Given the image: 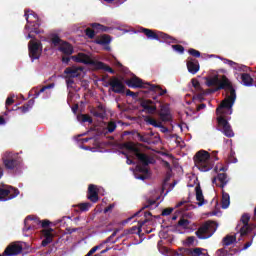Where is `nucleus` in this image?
I'll return each mask as SVG.
<instances>
[{"mask_svg": "<svg viewBox=\"0 0 256 256\" xmlns=\"http://www.w3.org/2000/svg\"><path fill=\"white\" fill-rule=\"evenodd\" d=\"M172 49L176 51V53H180V55L185 53V47H183L181 44L172 45Z\"/></svg>", "mask_w": 256, "mask_h": 256, "instance_id": "37998d69", "label": "nucleus"}, {"mask_svg": "<svg viewBox=\"0 0 256 256\" xmlns=\"http://www.w3.org/2000/svg\"><path fill=\"white\" fill-rule=\"evenodd\" d=\"M65 81L68 89H73V85H75V78L65 76Z\"/></svg>", "mask_w": 256, "mask_h": 256, "instance_id": "a18cd8bd", "label": "nucleus"}, {"mask_svg": "<svg viewBox=\"0 0 256 256\" xmlns=\"http://www.w3.org/2000/svg\"><path fill=\"white\" fill-rule=\"evenodd\" d=\"M73 61L75 63H83L84 65H91L98 71H106L107 73H111V75H115V70L111 68L109 65L105 64L104 62L93 60L90 58L89 55L80 52L77 55L72 56Z\"/></svg>", "mask_w": 256, "mask_h": 256, "instance_id": "7ed1b4c3", "label": "nucleus"}, {"mask_svg": "<svg viewBox=\"0 0 256 256\" xmlns=\"http://www.w3.org/2000/svg\"><path fill=\"white\" fill-rule=\"evenodd\" d=\"M193 243H195V236H189L186 239V245H193Z\"/></svg>", "mask_w": 256, "mask_h": 256, "instance_id": "6e6d98bb", "label": "nucleus"}, {"mask_svg": "<svg viewBox=\"0 0 256 256\" xmlns=\"http://www.w3.org/2000/svg\"><path fill=\"white\" fill-rule=\"evenodd\" d=\"M190 224H191V221H189L188 219H185V218H181L178 221V227H182L183 229L189 228Z\"/></svg>", "mask_w": 256, "mask_h": 256, "instance_id": "a19ab883", "label": "nucleus"}, {"mask_svg": "<svg viewBox=\"0 0 256 256\" xmlns=\"http://www.w3.org/2000/svg\"><path fill=\"white\" fill-rule=\"evenodd\" d=\"M233 243H237V236L236 235H226L222 239V245L224 247H229V245H233Z\"/></svg>", "mask_w": 256, "mask_h": 256, "instance_id": "c756f323", "label": "nucleus"}, {"mask_svg": "<svg viewBox=\"0 0 256 256\" xmlns=\"http://www.w3.org/2000/svg\"><path fill=\"white\" fill-rule=\"evenodd\" d=\"M205 107H207V105L205 103L198 105L196 108L197 113H199V111L205 109Z\"/></svg>", "mask_w": 256, "mask_h": 256, "instance_id": "e2e57ef3", "label": "nucleus"}, {"mask_svg": "<svg viewBox=\"0 0 256 256\" xmlns=\"http://www.w3.org/2000/svg\"><path fill=\"white\" fill-rule=\"evenodd\" d=\"M87 199L92 203H97V201H99V189H97L95 184H90L88 186Z\"/></svg>", "mask_w": 256, "mask_h": 256, "instance_id": "6ab92c4d", "label": "nucleus"}, {"mask_svg": "<svg viewBox=\"0 0 256 256\" xmlns=\"http://www.w3.org/2000/svg\"><path fill=\"white\" fill-rule=\"evenodd\" d=\"M2 161L6 169L13 171L19 165V156L12 152H6L2 157Z\"/></svg>", "mask_w": 256, "mask_h": 256, "instance_id": "9d476101", "label": "nucleus"}, {"mask_svg": "<svg viewBox=\"0 0 256 256\" xmlns=\"http://www.w3.org/2000/svg\"><path fill=\"white\" fill-rule=\"evenodd\" d=\"M123 147L127 149V151H132L134 155L140 150L133 142H126L123 144Z\"/></svg>", "mask_w": 256, "mask_h": 256, "instance_id": "72a5a7b5", "label": "nucleus"}, {"mask_svg": "<svg viewBox=\"0 0 256 256\" xmlns=\"http://www.w3.org/2000/svg\"><path fill=\"white\" fill-rule=\"evenodd\" d=\"M135 157L144 166L153 165V163H155V159H153V158L149 157V155L141 152V149L136 152Z\"/></svg>", "mask_w": 256, "mask_h": 256, "instance_id": "aec40b11", "label": "nucleus"}, {"mask_svg": "<svg viewBox=\"0 0 256 256\" xmlns=\"http://www.w3.org/2000/svg\"><path fill=\"white\" fill-rule=\"evenodd\" d=\"M141 33H144L147 39H151L154 41H163L168 45H171V43H179V41L173 36L160 31L156 32L155 30H151L149 28H142Z\"/></svg>", "mask_w": 256, "mask_h": 256, "instance_id": "423d86ee", "label": "nucleus"}, {"mask_svg": "<svg viewBox=\"0 0 256 256\" xmlns=\"http://www.w3.org/2000/svg\"><path fill=\"white\" fill-rule=\"evenodd\" d=\"M215 171H219L218 173H221V171L225 173V171H227V168L225 166H216Z\"/></svg>", "mask_w": 256, "mask_h": 256, "instance_id": "052dcab7", "label": "nucleus"}, {"mask_svg": "<svg viewBox=\"0 0 256 256\" xmlns=\"http://www.w3.org/2000/svg\"><path fill=\"white\" fill-rule=\"evenodd\" d=\"M136 170L138 171V173H142V174H136V179L145 181V179H147V175H149V168H147V166L145 165H142V166H137Z\"/></svg>", "mask_w": 256, "mask_h": 256, "instance_id": "cd10ccee", "label": "nucleus"}, {"mask_svg": "<svg viewBox=\"0 0 256 256\" xmlns=\"http://www.w3.org/2000/svg\"><path fill=\"white\" fill-rule=\"evenodd\" d=\"M14 103H15V100L13 98L8 97L6 99L5 105H6L7 111H11V110H9V107H11V105H13Z\"/></svg>", "mask_w": 256, "mask_h": 256, "instance_id": "3c124183", "label": "nucleus"}, {"mask_svg": "<svg viewBox=\"0 0 256 256\" xmlns=\"http://www.w3.org/2000/svg\"><path fill=\"white\" fill-rule=\"evenodd\" d=\"M194 163L199 171L207 173L213 169V164H211V154L205 150L198 151L194 156Z\"/></svg>", "mask_w": 256, "mask_h": 256, "instance_id": "39448f33", "label": "nucleus"}, {"mask_svg": "<svg viewBox=\"0 0 256 256\" xmlns=\"http://www.w3.org/2000/svg\"><path fill=\"white\" fill-rule=\"evenodd\" d=\"M241 83L244 85V87H253V85L255 84V80L253 79V77H251V74L242 73Z\"/></svg>", "mask_w": 256, "mask_h": 256, "instance_id": "bb28decb", "label": "nucleus"}, {"mask_svg": "<svg viewBox=\"0 0 256 256\" xmlns=\"http://www.w3.org/2000/svg\"><path fill=\"white\" fill-rule=\"evenodd\" d=\"M90 113L91 115H93V117H96L97 119H105L107 115V110L105 109V106H103V104H99L98 106L91 108Z\"/></svg>", "mask_w": 256, "mask_h": 256, "instance_id": "412c9836", "label": "nucleus"}, {"mask_svg": "<svg viewBox=\"0 0 256 256\" xmlns=\"http://www.w3.org/2000/svg\"><path fill=\"white\" fill-rule=\"evenodd\" d=\"M92 29H96V31H107V28L99 23H92L91 24Z\"/></svg>", "mask_w": 256, "mask_h": 256, "instance_id": "49530a36", "label": "nucleus"}, {"mask_svg": "<svg viewBox=\"0 0 256 256\" xmlns=\"http://www.w3.org/2000/svg\"><path fill=\"white\" fill-rule=\"evenodd\" d=\"M224 63L226 65H229L230 67H235V65H237V63H235L233 60H229V59H224Z\"/></svg>", "mask_w": 256, "mask_h": 256, "instance_id": "13d9d810", "label": "nucleus"}, {"mask_svg": "<svg viewBox=\"0 0 256 256\" xmlns=\"http://www.w3.org/2000/svg\"><path fill=\"white\" fill-rule=\"evenodd\" d=\"M127 97H132V99H137L139 97V92H133L131 90H126Z\"/></svg>", "mask_w": 256, "mask_h": 256, "instance_id": "8fccbe9b", "label": "nucleus"}, {"mask_svg": "<svg viewBox=\"0 0 256 256\" xmlns=\"http://www.w3.org/2000/svg\"><path fill=\"white\" fill-rule=\"evenodd\" d=\"M229 181V176L225 172H218L217 176L212 178L213 185L220 187L222 190L225 189V186L227 183H229Z\"/></svg>", "mask_w": 256, "mask_h": 256, "instance_id": "dca6fc26", "label": "nucleus"}, {"mask_svg": "<svg viewBox=\"0 0 256 256\" xmlns=\"http://www.w3.org/2000/svg\"><path fill=\"white\" fill-rule=\"evenodd\" d=\"M29 221H32V224H30L28 227V223ZM24 224H25V227H27V231H29V229H31V226L35 227V225H41V227L43 229L49 227V225H51V222L49 220H40L39 217L37 216H33V215H29L25 218L24 220Z\"/></svg>", "mask_w": 256, "mask_h": 256, "instance_id": "4468645a", "label": "nucleus"}, {"mask_svg": "<svg viewBox=\"0 0 256 256\" xmlns=\"http://www.w3.org/2000/svg\"><path fill=\"white\" fill-rule=\"evenodd\" d=\"M81 71H83V67H67L64 70V74L66 75V77H71L73 79L80 77L81 75Z\"/></svg>", "mask_w": 256, "mask_h": 256, "instance_id": "4be33fe9", "label": "nucleus"}, {"mask_svg": "<svg viewBox=\"0 0 256 256\" xmlns=\"http://www.w3.org/2000/svg\"><path fill=\"white\" fill-rule=\"evenodd\" d=\"M157 128L160 129L161 133H167L169 131V128L163 126L162 123H161V126H157Z\"/></svg>", "mask_w": 256, "mask_h": 256, "instance_id": "bf43d9fd", "label": "nucleus"}, {"mask_svg": "<svg viewBox=\"0 0 256 256\" xmlns=\"http://www.w3.org/2000/svg\"><path fill=\"white\" fill-rule=\"evenodd\" d=\"M185 253L191 256H201V255L209 256V254L203 253V248H188L186 249Z\"/></svg>", "mask_w": 256, "mask_h": 256, "instance_id": "7c9ffc66", "label": "nucleus"}, {"mask_svg": "<svg viewBox=\"0 0 256 256\" xmlns=\"http://www.w3.org/2000/svg\"><path fill=\"white\" fill-rule=\"evenodd\" d=\"M144 121H146L148 125H152V127H161V122H157V120H155V118H152L151 116H146Z\"/></svg>", "mask_w": 256, "mask_h": 256, "instance_id": "e433bc0d", "label": "nucleus"}, {"mask_svg": "<svg viewBox=\"0 0 256 256\" xmlns=\"http://www.w3.org/2000/svg\"><path fill=\"white\" fill-rule=\"evenodd\" d=\"M157 248H158L159 252L162 253L163 255H165V253H168V251H169V249H167V247L163 246V240L158 241Z\"/></svg>", "mask_w": 256, "mask_h": 256, "instance_id": "c03bdc74", "label": "nucleus"}, {"mask_svg": "<svg viewBox=\"0 0 256 256\" xmlns=\"http://www.w3.org/2000/svg\"><path fill=\"white\" fill-rule=\"evenodd\" d=\"M96 252H97L96 248L93 247L85 256H91V255H93Z\"/></svg>", "mask_w": 256, "mask_h": 256, "instance_id": "774afa93", "label": "nucleus"}, {"mask_svg": "<svg viewBox=\"0 0 256 256\" xmlns=\"http://www.w3.org/2000/svg\"><path fill=\"white\" fill-rule=\"evenodd\" d=\"M108 85L110 87L109 91L112 93H117L118 95H123L125 93V84L117 76H113L109 81Z\"/></svg>", "mask_w": 256, "mask_h": 256, "instance_id": "ddd939ff", "label": "nucleus"}, {"mask_svg": "<svg viewBox=\"0 0 256 256\" xmlns=\"http://www.w3.org/2000/svg\"><path fill=\"white\" fill-rule=\"evenodd\" d=\"M113 234H111L106 240L103 241V245H106V243H117V241H113Z\"/></svg>", "mask_w": 256, "mask_h": 256, "instance_id": "5fc2aeb1", "label": "nucleus"}, {"mask_svg": "<svg viewBox=\"0 0 256 256\" xmlns=\"http://www.w3.org/2000/svg\"><path fill=\"white\" fill-rule=\"evenodd\" d=\"M196 191V200L198 201V207H203L205 205V197L203 196V190L201 189V185H197L195 187Z\"/></svg>", "mask_w": 256, "mask_h": 256, "instance_id": "c85d7f7f", "label": "nucleus"}, {"mask_svg": "<svg viewBox=\"0 0 256 256\" xmlns=\"http://www.w3.org/2000/svg\"><path fill=\"white\" fill-rule=\"evenodd\" d=\"M17 195H19V189L11 186H0V201H9L11 199H15Z\"/></svg>", "mask_w": 256, "mask_h": 256, "instance_id": "f8f14e48", "label": "nucleus"}, {"mask_svg": "<svg viewBox=\"0 0 256 256\" xmlns=\"http://www.w3.org/2000/svg\"><path fill=\"white\" fill-rule=\"evenodd\" d=\"M126 85L131 89H150V91L158 93L160 97H163V95L167 94V89L163 90V88H161L159 85L143 83V80L137 76L126 80Z\"/></svg>", "mask_w": 256, "mask_h": 256, "instance_id": "20e7f679", "label": "nucleus"}, {"mask_svg": "<svg viewBox=\"0 0 256 256\" xmlns=\"http://www.w3.org/2000/svg\"><path fill=\"white\" fill-rule=\"evenodd\" d=\"M44 91H47V88H45V86L35 93V97H39V95H41V93H44Z\"/></svg>", "mask_w": 256, "mask_h": 256, "instance_id": "0e129e2a", "label": "nucleus"}, {"mask_svg": "<svg viewBox=\"0 0 256 256\" xmlns=\"http://www.w3.org/2000/svg\"><path fill=\"white\" fill-rule=\"evenodd\" d=\"M21 253H23V246L20 244H12L6 247L2 256H15L21 255Z\"/></svg>", "mask_w": 256, "mask_h": 256, "instance_id": "a211bd4d", "label": "nucleus"}, {"mask_svg": "<svg viewBox=\"0 0 256 256\" xmlns=\"http://www.w3.org/2000/svg\"><path fill=\"white\" fill-rule=\"evenodd\" d=\"M159 199H160L159 196L155 200L151 198L147 199L146 204H144V206L138 212H136L132 217L128 218V221H131L133 217H141V215H144V221H146L147 223L149 221V217H151L152 214L151 212H143V211H145V209H157V207H159V203H157Z\"/></svg>", "mask_w": 256, "mask_h": 256, "instance_id": "6e6552de", "label": "nucleus"}, {"mask_svg": "<svg viewBox=\"0 0 256 256\" xmlns=\"http://www.w3.org/2000/svg\"><path fill=\"white\" fill-rule=\"evenodd\" d=\"M218 227L219 224L217 222L208 220L198 228L195 235L198 239H209L215 235V231H217Z\"/></svg>", "mask_w": 256, "mask_h": 256, "instance_id": "0eeeda50", "label": "nucleus"}, {"mask_svg": "<svg viewBox=\"0 0 256 256\" xmlns=\"http://www.w3.org/2000/svg\"><path fill=\"white\" fill-rule=\"evenodd\" d=\"M28 53L31 61L41 58L43 53V44L39 40H30L28 43Z\"/></svg>", "mask_w": 256, "mask_h": 256, "instance_id": "1a4fd4ad", "label": "nucleus"}, {"mask_svg": "<svg viewBox=\"0 0 256 256\" xmlns=\"http://www.w3.org/2000/svg\"><path fill=\"white\" fill-rule=\"evenodd\" d=\"M92 206H93V204H91V202H84V203H79L78 205H76V207L82 213H86V211H89V209H91Z\"/></svg>", "mask_w": 256, "mask_h": 256, "instance_id": "f704fd0d", "label": "nucleus"}, {"mask_svg": "<svg viewBox=\"0 0 256 256\" xmlns=\"http://www.w3.org/2000/svg\"><path fill=\"white\" fill-rule=\"evenodd\" d=\"M173 213V208H166L162 211L161 215L162 217H167L168 215H171Z\"/></svg>", "mask_w": 256, "mask_h": 256, "instance_id": "864d4df0", "label": "nucleus"}, {"mask_svg": "<svg viewBox=\"0 0 256 256\" xmlns=\"http://www.w3.org/2000/svg\"><path fill=\"white\" fill-rule=\"evenodd\" d=\"M192 85L194 89H199L201 87V83H199L197 79H192Z\"/></svg>", "mask_w": 256, "mask_h": 256, "instance_id": "4d7b16f0", "label": "nucleus"}, {"mask_svg": "<svg viewBox=\"0 0 256 256\" xmlns=\"http://www.w3.org/2000/svg\"><path fill=\"white\" fill-rule=\"evenodd\" d=\"M106 129L108 133H114L115 129H117V123L115 121L108 122Z\"/></svg>", "mask_w": 256, "mask_h": 256, "instance_id": "79ce46f5", "label": "nucleus"}, {"mask_svg": "<svg viewBox=\"0 0 256 256\" xmlns=\"http://www.w3.org/2000/svg\"><path fill=\"white\" fill-rule=\"evenodd\" d=\"M59 51L64 55H73V53H75L73 45L65 41L60 44Z\"/></svg>", "mask_w": 256, "mask_h": 256, "instance_id": "a878e982", "label": "nucleus"}, {"mask_svg": "<svg viewBox=\"0 0 256 256\" xmlns=\"http://www.w3.org/2000/svg\"><path fill=\"white\" fill-rule=\"evenodd\" d=\"M24 17H26L27 23H33V25L30 28V33H35L36 35H39L41 33V30H39V27H41V24L39 23V16L35 12H29L25 11Z\"/></svg>", "mask_w": 256, "mask_h": 256, "instance_id": "9b49d317", "label": "nucleus"}, {"mask_svg": "<svg viewBox=\"0 0 256 256\" xmlns=\"http://www.w3.org/2000/svg\"><path fill=\"white\" fill-rule=\"evenodd\" d=\"M98 45H109L111 43V36L104 34L100 39L96 40Z\"/></svg>", "mask_w": 256, "mask_h": 256, "instance_id": "c9c22d12", "label": "nucleus"}, {"mask_svg": "<svg viewBox=\"0 0 256 256\" xmlns=\"http://www.w3.org/2000/svg\"><path fill=\"white\" fill-rule=\"evenodd\" d=\"M208 87H216L215 91H229L230 94L226 96V98L220 103L219 107L216 109V118L217 121V130L221 131L225 137H235V133L233 132V128H231V124L229 123V119L224 115H232L233 113V105H235V101L237 99V92L233 87V83L231 80L227 78V76L222 75L221 78L215 75L214 77L207 80Z\"/></svg>", "mask_w": 256, "mask_h": 256, "instance_id": "f257e3e1", "label": "nucleus"}, {"mask_svg": "<svg viewBox=\"0 0 256 256\" xmlns=\"http://www.w3.org/2000/svg\"><path fill=\"white\" fill-rule=\"evenodd\" d=\"M249 221H251V215H249V213H244L236 226L240 237H247L249 233H253L251 236V241L244 244V247L242 248L243 251L249 249V247L253 245V239H255L256 236V223H249Z\"/></svg>", "mask_w": 256, "mask_h": 256, "instance_id": "f03ea898", "label": "nucleus"}, {"mask_svg": "<svg viewBox=\"0 0 256 256\" xmlns=\"http://www.w3.org/2000/svg\"><path fill=\"white\" fill-rule=\"evenodd\" d=\"M78 120L82 121V123H93V118L89 114H81L78 116Z\"/></svg>", "mask_w": 256, "mask_h": 256, "instance_id": "ea45409f", "label": "nucleus"}, {"mask_svg": "<svg viewBox=\"0 0 256 256\" xmlns=\"http://www.w3.org/2000/svg\"><path fill=\"white\" fill-rule=\"evenodd\" d=\"M185 203H187V201H185V200H182V201L178 202L176 204V208L179 209V207H183V205H185Z\"/></svg>", "mask_w": 256, "mask_h": 256, "instance_id": "69168bd1", "label": "nucleus"}, {"mask_svg": "<svg viewBox=\"0 0 256 256\" xmlns=\"http://www.w3.org/2000/svg\"><path fill=\"white\" fill-rule=\"evenodd\" d=\"M188 53H189V55H192V57H196V58L201 57V52H199V50H196V49H193V48H190L188 50Z\"/></svg>", "mask_w": 256, "mask_h": 256, "instance_id": "09e8293b", "label": "nucleus"}, {"mask_svg": "<svg viewBox=\"0 0 256 256\" xmlns=\"http://www.w3.org/2000/svg\"><path fill=\"white\" fill-rule=\"evenodd\" d=\"M159 116L162 121H171V111L169 110V105L161 106Z\"/></svg>", "mask_w": 256, "mask_h": 256, "instance_id": "393cba45", "label": "nucleus"}, {"mask_svg": "<svg viewBox=\"0 0 256 256\" xmlns=\"http://www.w3.org/2000/svg\"><path fill=\"white\" fill-rule=\"evenodd\" d=\"M140 107L143 108L148 115H154L157 111V102L149 99H141L140 100Z\"/></svg>", "mask_w": 256, "mask_h": 256, "instance_id": "2eb2a0df", "label": "nucleus"}, {"mask_svg": "<svg viewBox=\"0 0 256 256\" xmlns=\"http://www.w3.org/2000/svg\"><path fill=\"white\" fill-rule=\"evenodd\" d=\"M229 205H231V197L222 189V209H227Z\"/></svg>", "mask_w": 256, "mask_h": 256, "instance_id": "2f4dec72", "label": "nucleus"}, {"mask_svg": "<svg viewBox=\"0 0 256 256\" xmlns=\"http://www.w3.org/2000/svg\"><path fill=\"white\" fill-rule=\"evenodd\" d=\"M147 223V220H139L138 226H133L129 229L124 230V232L121 234V236L118 239H121L123 237H127V235H141V231L143 229V226Z\"/></svg>", "mask_w": 256, "mask_h": 256, "instance_id": "f3484780", "label": "nucleus"}, {"mask_svg": "<svg viewBox=\"0 0 256 256\" xmlns=\"http://www.w3.org/2000/svg\"><path fill=\"white\" fill-rule=\"evenodd\" d=\"M35 105V99H30L27 103H25L23 106L19 107L18 109L21 111V113H28L29 109Z\"/></svg>", "mask_w": 256, "mask_h": 256, "instance_id": "473e14b6", "label": "nucleus"}, {"mask_svg": "<svg viewBox=\"0 0 256 256\" xmlns=\"http://www.w3.org/2000/svg\"><path fill=\"white\" fill-rule=\"evenodd\" d=\"M64 41L61 40V38L59 37V35L57 34H52V38H51V43L52 45H54V47H58V45H61V43H63Z\"/></svg>", "mask_w": 256, "mask_h": 256, "instance_id": "58836bf2", "label": "nucleus"}, {"mask_svg": "<svg viewBox=\"0 0 256 256\" xmlns=\"http://www.w3.org/2000/svg\"><path fill=\"white\" fill-rule=\"evenodd\" d=\"M217 255L227 256V255H229V251H227L225 248H220L217 250Z\"/></svg>", "mask_w": 256, "mask_h": 256, "instance_id": "603ef678", "label": "nucleus"}, {"mask_svg": "<svg viewBox=\"0 0 256 256\" xmlns=\"http://www.w3.org/2000/svg\"><path fill=\"white\" fill-rule=\"evenodd\" d=\"M124 155H125V157L127 158V160H126V163H127V165H133V160H131L130 158H129V155H127V153H125V152H122Z\"/></svg>", "mask_w": 256, "mask_h": 256, "instance_id": "680f3d73", "label": "nucleus"}, {"mask_svg": "<svg viewBox=\"0 0 256 256\" xmlns=\"http://www.w3.org/2000/svg\"><path fill=\"white\" fill-rule=\"evenodd\" d=\"M187 69L189 73H191L192 75H195L196 73L199 72V69H200L199 61L195 58H188Z\"/></svg>", "mask_w": 256, "mask_h": 256, "instance_id": "5701e85b", "label": "nucleus"}, {"mask_svg": "<svg viewBox=\"0 0 256 256\" xmlns=\"http://www.w3.org/2000/svg\"><path fill=\"white\" fill-rule=\"evenodd\" d=\"M169 179H171V171L167 172L166 177L164 179V183H167L169 181Z\"/></svg>", "mask_w": 256, "mask_h": 256, "instance_id": "338daca9", "label": "nucleus"}, {"mask_svg": "<svg viewBox=\"0 0 256 256\" xmlns=\"http://www.w3.org/2000/svg\"><path fill=\"white\" fill-rule=\"evenodd\" d=\"M44 239L42 240V247H47V245H49V243H53V229L52 228H48V229H44L42 231Z\"/></svg>", "mask_w": 256, "mask_h": 256, "instance_id": "b1692460", "label": "nucleus"}, {"mask_svg": "<svg viewBox=\"0 0 256 256\" xmlns=\"http://www.w3.org/2000/svg\"><path fill=\"white\" fill-rule=\"evenodd\" d=\"M131 134L139 139L141 143H149V137L143 136L141 133L137 131H132Z\"/></svg>", "mask_w": 256, "mask_h": 256, "instance_id": "4c0bfd02", "label": "nucleus"}, {"mask_svg": "<svg viewBox=\"0 0 256 256\" xmlns=\"http://www.w3.org/2000/svg\"><path fill=\"white\" fill-rule=\"evenodd\" d=\"M85 35L86 37H88L89 39H95V30L91 29V28H86L85 29Z\"/></svg>", "mask_w": 256, "mask_h": 256, "instance_id": "de8ad7c7", "label": "nucleus"}]
</instances>
